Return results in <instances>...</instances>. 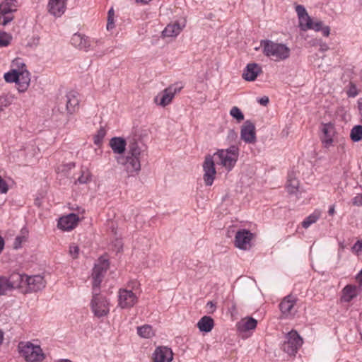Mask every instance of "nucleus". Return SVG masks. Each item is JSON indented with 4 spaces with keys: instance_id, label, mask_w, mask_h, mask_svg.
Here are the masks:
<instances>
[{
    "instance_id": "1",
    "label": "nucleus",
    "mask_w": 362,
    "mask_h": 362,
    "mask_svg": "<svg viewBox=\"0 0 362 362\" xmlns=\"http://www.w3.org/2000/svg\"><path fill=\"white\" fill-rule=\"evenodd\" d=\"M112 152L117 156L115 159L119 165H122L129 176H134L136 173V145L130 144L126 152V140L120 136L112 137L109 142Z\"/></svg>"
},
{
    "instance_id": "2",
    "label": "nucleus",
    "mask_w": 362,
    "mask_h": 362,
    "mask_svg": "<svg viewBox=\"0 0 362 362\" xmlns=\"http://www.w3.org/2000/svg\"><path fill=\"white\" fill-rule=\"evenodd\" d=\"M18 351L26 362H42L46 358L41 346L31 341H20Z\"/></svg>"
},
{
    "instance_id": "3",
    "label": "nucleus",
    "mask_w": 362,
    "mask_h": 362,
    "mask_svg": "<svg viewBox=\"0 0 362 362\" xmlns=\"http://www.w3.org/2000/svg\"><path fill=\"white\" fill-rule=\"evenodd\" d=\"M263 52L267 57H272L274 60H284L290 55V49L284 44L276 43L271 40H262Z\"/></svg>"
},
{
    "instance_id": "4",
    "label": "nucleus",
    "mask_w": 362,
    "mask_h": 362,
    "mask_svg": "<svg viewBox=\"0 0 362 362\" xmlns=\"http://www.w3.org/2000/svg\"><path fill=\"white\" fill-rule=\"evenodd\" d=\"M214 156L219 158L221 165L226 170H231L238 159L239 148L236 145H232L227 149L218 150Z\"/></svg>"
},
{
    "instance_id": "5",
    "label": "nucleus",
    "mask_w": 362,
    "mask_h": 362,
    "mask_svg": "<svg viewBox=\"0 0 362 362\" xmlns=\"http://www.w3.org/2000/svg\"><path fill=\"white\" fill-rule=\"evenodd\" d=\"M90 308L94 315L98 318L108 315L110 303L105 296L100 295V289H93Z\"/></svg>"
},
{
    "instance_id": "6",
    "label": "nucleus",
    "mask_w": 362,
    "mask_h": 362,
    "mask_svg": "<svg viewBox=\"0 0 362 362\" xmlns=\"http://www.w3.org/2000/svg\"><path fill=\"white\" fill-rule=\"evenodd\" d=\"M109 266V261L105 256H102L98 259L92 273L93 289H100V284Z\"/></svg>"
},
{
    "instance_id": "7",
    "label": "nucleus",
    "mask_w": 362,
    "mask_h": 362,
    "mask_svg": "<svg viewBox=\"0 0 362 362\" xmlns=\"http://www.w3.org/2000/svg\"><path fill=\"white\" fill-rule=\"evenodd\" d=\"M13 66L18 67L17 88L19 92H25L29 87L30 83V74L25 68V64L21 59L13 61Z\"/></svg>"
},
{
    "instance_id": "8",
    "label": "nucleus",
    "mask_w": 362,
    "mask_h": 362,
    "mask_svg": "<svg viewBox=\"0 0 362 362\" xmlns=\"http://www.w3.org/2000/svg\"><path fill=\"white\" fill-rule=\"evenodd\" d=\"M282 349L290 356H295L298 349L303 344V339L296 330H291L286 337Z\"/></svg>"
},
{
    "instance_id": "9",
    "label": "nucleus",
    "mask_w": 362,
    "mask_h": 362,
    "mask_svg": "<svg viewBox=\"0 0 362 362\" xmlns=\"http://www.w3.org/2000/svg\"><path fill=\"white\" fill-rule=\"evenodd\" d=\"M182 86H177V85H171L164 89L156 98L155 102L162 107L168 105L174 98L176 93H179Z\"/></svg>"
},
{
    "instance_id": "10",
    "label": "nucleus",
    "mask_w": 362,
    "mask_h": 362,
    "mask_svg": "<svg viewBox=\"0 0 362 362\" xmlns=\"http://www.w3.org/2000/svg\"><path fill=\"white\" fill-rule=\"evenodd\" d=\"M203 170L204 172L203 178L205 185L206 186L212 185L216 174L212 156L209 154L206 156L203 163Z\"/></svg>"
},
{
    "instance_id": "11",
    "label": "nucleus",
    "mask_w": 362,
    "mask_h": 362,
    "mask_svg": "<svg viewBox=\"0 0 362 362\" xmlns=\"http://www.w3.org/2000/svg\"><path fill=\"white\" fill-rule=\"evenodd\" d=\"M253 234L247 230H238L235 237V245L241 250H249L251 247V240Z\"/></svg>"
},
{
    "instance_id": "12",
    "label": "nucleus",
    "mask_w": 362,
    "mask_h": 362,
    "mask_svg": "<svg viewBox=\"0 0 362 362\" xmlns=\"http://www.w3.org/2000/svg\"><path fill=\"white\" fill-rule=\"evenodd\" d=\"M45 285L46 281L41 275L27 276L25 278L26 292H37L42 290Z\"/></svg>"
},
{
    "instance_id": "13",
    "label": "nucleus",
    "mask_w": 362,
    "mask_h": 362,
    "mask_svg": "<svg viewBox=\"0 0 362 362\" xmlns=\"http://www.w3.org/2000/svg\"><path fill=\"white\" fill-rule=\"evenodd\" d=\"M240 138L247 144H255L256 142L255 126L250 120L245 121L241 127Z\"/></svg>"
},
{
    "instance_id": "14",
    "label": "nucleus",
    "mask_w": 362,
    "mask_h": 362,
    "mask_svg": "<svg viewBox=\"0 0 362 362\" xmlns=\"http://www.w3.org/2000/svg\"><path fill=\"white\" fill-rule=\"evenodd\" d=\"M61 103H64L67 112L70 115L76 112L79 108V99L78 93L70 91L62 99Z\"/></svg>"
},
{
    "instance_id": "15",
    "label": "nucleus",
    "mask_w": 362,
    "mask_h": 362,
    "mask_svg": "<svg viewBox=\"0 0 362 362\" xmlns=\"http://www.w3.org/2000/svg\"><path fill=\"white\" fill-rule=\"evenodd\" d=\"M136 296L132 290L120 289L118 293V305L121 308H128L134 304Z\"/></svg>"
},
{
    "instance_id": "16",
    "label": "nucleus",
    "mask_w": 362,
    "mask_h": 362,
    "mask_svg": "<svg viewBox=\"0 0 362 362\" xmlns=\"http://www.w3.org/2000/svg\"><path fill=\"white\" fill-rule=\"evenodd\" d=\"M78 221V216L71 213L61 217L58 221L57 226L62 230H71L77 226Z\"/></svg>"
},
{
    "instance_id": "17",
    "label": "nucleus",
    "mask_w": 362,
    "mask_h": 362,
    "mask_svg": "<svg viewBox=\"0 0 362 362\" xmlns=\"http://www.w3.org/2000/svg\"><path fill=\"white\" fill-rule=\"evenodd\" d=\"M67 0H49L48 12L54 17H60L66 11Z\"/></svg>"
},
{
    "instance_id": "18",
    "label": "nucleus",
    "mask_w": 362,
    "mask_h": 362,
    "mask_svg": "<svg viewBox=\"0 0 362 362\" xmlns=\"http://www.w3.org/2000/svg\"><path fill=\"white\" fill-rule=\"evenodd\" d=\"M173 358L172 350L166 346L158 347L153 353L154 362H171Z\"/></svg>"
},
{
    "instance_id": "19",
    "label": "nucleus",
    "mask_w": 362,
    "mask_h": 362,
    "mask_svg": "<svg viewBox=\"0 0 362 362\" xmlns=\"http://www.w3.org/2000/svg\"><path fill=\"white\" fill-rule=\"evenodd\" d=\"M262 72V67L257 63H250L247 65L243 74V78L247 81H255Z\"/></svg>"
},
{
    "instance_id": "20",
    "label": "nucleus",
    "mask_w": 362,
    "mask_h": 362,
    "mask_svg": "<svg viewBox=\"0 0 362 362\" xmlns=\"http://www.w3.org/2000/svg\"><path fill=\"white\" fill-rule=\"evenodd\" d=\"M71 42L75 47L86 52L88 51L91 47L90 40L86 36L80 33L74 34Z\"/></svg>"
},
{
    "instance_id": "21",
    "label": "nucleus",
    "mask_w": 362,
    "mask_h": 362,
    "mask_svg": "<svg viewBox=\"0 0 362 362\" xmlns=\"http://www.w3.org/2000/svg\"><path fill=\"white\" fill-rule=\"evenodd\" d=\"M322 136L321 138L322 142L325 147L328 148L332 146L333 143V136L334 134V128L331 124H325L322 128Z\"/></svg>"
},
{
    "instance_id": "22",
    "label": "nucleus",
    "mask_w": 362,
    "mask_h": 362,
    "mask_svg": "<svg viewBox=\"0 0 362 362\" xmlns=\"http://www.w3.org/2000/svg\"><path fill=\"white\" fill-rule=\"evenodd\" d=\"M185 27L184 23L181 25L179 23H169L162 32L163 37H175Z\"/></svg>"
},
{
    "instance_id": "23",
    "label": "nucleus",
    "mask_w": 362,
    "mask_h": 362,
    "mask_svg": "<svg viewBox=\"0 0 362 362\" xmlns=\"http://www.w3.org/2000/svg\"><path fill=\"white\" fill-rule=\"evenodd\" d=\"M149 133V129H141L137 134V156L144 155L146 151L147 146L145 142L148 139Z\"/></svg>"
},
{
    "instance_id": "24",
    "label": "nucleus",
    "mask_w": 362,
    "mask_h": 362,
    "mask_svg": "<svg viewBox=\"0 0 362 362\" xmlns=\"http://www.w3.org/2000/svg\"><path fill=\"white\" fill-rule=\"evenodd\" d=\"M257 321L251 317H247L242 319L236 325L237 329L240 332H247L252 329H255L257 327Z\"/></svg>"
},
{
    "instance_id": "25",
    "label": "nucleus",
    "mask_w": 362,
    "mask_h": 362,
    "mask_svg": "<svg viewBox=\"0 0 362 362\" xmlns=\"http://www.w3.org/2000/svg\"><path fill=\"white\" fill-rule=\"evenodd\" d=\"M296 298L292 295L286 296L279 304V308L284 315H288L296 305Z\"/></svg>"
},
{
    "instance_id": "26",
    "label": "nucleus",
    "mask_w": 362,
    "mask_h": 362,
    "mask_svg": "<svg viewBox=\"0 0 362 362\" xmlns=\"http://www.w3.org/2000/svg\"><path fill=\"white\" fill-rule=\"evenodd\" d=\"M27 275L19 273L12 274L8 279L12 288H23Z\"/></svg>"
},
{
    "instance_id": "27",
    "label": "nucleus",
    "mask_w": 362,
    "mask_h": 362,
    "mask_svg": "<svg viewBox=\"0 0 362 362\" xmlns=\"http://www.w3.org/2000/svg\"><path fill=\"white\" fill-rule=\"evenodd\" d=\"M357 296V287L354 285H346L342 290L341 300L349 303Z\"/></svg>"
},
{
    "instance_id": "28",
    "label": "nucleus",
    "mask_w": 362,
    "mask_h": 362,
    "mask_svg": "<svg viewBox=\"0 0 362 362\" xmlns=\"http://www.w3.org/2000/svg\"><path fill=\"white\" fill-rule=\"evenodd\" d=\"M197 325L201 332H209L214 328V321L212 317L206 315L199 320Z\"/></svg>"
},
{
    "instance_id": "29",
    "label": "nucleus",
    "mask_w": 362,
    "mask_h": 362,
    "mask_svg": "<svg viewBox=\"0 0 362 362\" xmlns=\"http://www.w3.org/2000/svg\"><path fill=\"white\" fill-rule=\"evenodd\" d=\"M299 181L296 177V173L291 172L288 175L286 189L289 194H295L298 191Z\"/></svg>"
},
{
    "instance_id": "30",
    "label": "nucleus",
    "mask_w": 362,
    "mask_h": 362,
    "mask_svg": "<svg viewBox=\"0 0 362 362\" xmlns=\"http://www.w3.org/2000/svg\"><path fill=\"white\" fill-rule=\"evenodd\" d=\"M137 334L140 337L150 339L154 336L155 332L151 325H145L141 327H137Z\"/></svg>"
},
{
    "instance_id": "31",
    "label": "nucleus",
    "mask_w": 362,
    "mask_h": 362,
    "mask_svg": "<svg viewBox=\"0 0 362 362\" xmlns=\"http://www.w3.org/2000/svg\"><path fill=\"white\" fill-rule=\"evenodd\" d=\"M309 29L314 30L315 31L321 30L322 32V35L325 37L329 36L330 33L329 27L323 26L322 22L320 21H317L316 22H313L312 21V25H310V28Z\"/></svg>"
},
{
    "instance_id": "32",
    "label": "nucleus",
    "mask_w": 362,
    "mask_h": 362,
    "mask_svg": "<svg viewBox=\"0 0 362 362\" xmlns=\"http://www.w3.org/2000/svg\"><path fill=\"white\" fill-rule=\"evenodd\" d=\"M351 139L358 142L362 139V126L356 125L352 128L350 133Z\"/></svg>"
},
{
    "instance_id": "33",
    "label": "nucleus",
    "mask_w": 362,
    "mask_h": 362,
    "mask_svg": "<svg viewBox=\"0 0 362 362\" xmlns=\"http://www.w3.org/2000/svg\"><path fill=\"white\" fill-rule=\"evenodd\" d=\"M320 212L315 211L313 214L308 216L303 222L302 226L304 228H308L311 224L315 223L320 218Z\"/></svg>"
},
{
    "instance_id": "34",
    "label": "nucleus",
    "mask_w": 362,
    "mask_h": 362,
    "mask_svg": "<svg viewBox=\"0 0 362 362\" xmlns=\"http://www.w3.org/2000/svg\"><path fill=\"white\" fill-rule=\"evenodd\" d=\"M299 27L302 30H309L310 25H312V18L308 15L305 16L299 17Z\"/></svg>"
},
{
    "instance_id": "35",
    "label": "nucleus",
    "mask_w": 362,
    "mask_h": 362,
    "mask_svg": "<svg viewBox=\"0 0 362 362\" xmlns=\"http://www.w3.org/2000/svg\"><path fill=\"white\" fill-rule=\"evenodd\" d=\"M18 67L13 69L11 71L4 74V79L6 82L17 83Z\"/></svg>"
},
{
    "instance_id": "36",
    "label": "nucleus",
    "mask_w": 362,
    "mask_h": 362,
    "mask_svg": "<svg viewBox=\"0 0 362 362\" xmlns=\"http://www.w3.org/2000/svg\"><path fill=\"white\" fill-rule=\"evenodd\" d=\"M13 289L11 286V284L8 281V279L4 276L0 277V295L6 294V291Z\"/></svg>"
},
{
    "instance_id": "37",
    "label": "nucleus",
    "mask_w": 362,
    "mask_h": 362,
    "mask_svg": "<svg viewBox=\"0 0 362 362\" xmlns=\"http://www.w3.org/2000/svg\"><path fill=\"white\" fill-rule=\"evenodd\" d=\"M105 135V129L103 127H100L96 134L94 136V144L98 146L100 145Z\"/></svg>"
},
{
    "instance_id": "38",
    "label": "nucleus",
    "mask_w": 362,
    "mask_h": 362,
    "mask_svg": "<svg viewBox=\"0 0 362 362\" xmlns=\"http://www.w3.org/2000/svg\"><path fill=\"white\" fill-rule=\"evenodd\" d=\"M230 115L238 122L244 119V115L238 107H233L230 110Z\"/></svg>"
},
{
    "instance_id": "39",
    "label": "nucleus",
    "mask_w": 362,
    "mask_h": 362,
    "mask_svg": "<svg viewBox=\"0 0 362 362\" xmlns=\"http://www.w3.org/2000/svg\"><path fill=\"white\" fill-rule=\"evenodd\" d=\"M12 39L11 35L5 32L0 33V46L6 47L10 44V42Z\"/></svg>"
},
{
    "instance_id": "40",
    "label": "nucleus",
    "mask_w": 362,
    "mask_h": 362,
    "mask_svg": "<svg viewBox=\"0 0 362 362\" xmlns=\"http://www.w3.org/2000/svg\"><path fill=\"white\" fill-rule=\"evenodd\" d=\"M16 11V8H13L9 6H6L4 2L0 5V14L2 16L7 15L13 11Z\"/></svg>"
},
{
    "instance_id": "41",
    "label": "nucleus",
    "mask_w": 362,
    "mask_h": 362,
    "mask_svg": "<svg viewBox=\"0 0 362 362\" xmlns=\"http://www.w3.org/2000/svg\"><path fill=\"white\" fill-rule=\"evenodd\" d=\"M79 247L75 245L71 244L69 247V255L71 256L73 259H76L79 255Z\"/></svg>"
},
{
    "instance_id": "42",
    "label": "nucleus",
    "mask_w": 362,
    "mask_h": 362,
    "mask_svg": "<svg viewBox=\"0 0 362 362\" xmlns=\"http://www.w3.org/2000/svg\"><path fill=\"white\" fill-rule=\"evenodd\" d=\"M40 38L39 36L33 37L28 43V46L30 47H36L40 45Z\"/></svg>"
},
{
    "instance_id": "43",
    "label": "nucleus",
    "mask_w": 362,
    "mask_h": 362,
    "mask_svg": "<svg viewBox=\"0 0 362 362\" xmlns=\"http://www.w3.org/2000/svg\"><path fill=\"white\" fill-rule=\"evenodd\" d=\"M296 11L297 13L298 17H302L305 16V15H308V13L305 8V7L302 5H297L296 6Z\"/></svg>"
},
{
    "instance_id": "44",
    "label": "nucleus",
    "mask_w": 362,
    "mask_h": 362,
    "mask_svg": "<svg viewBox=\"0 0 362 362\" xmlns=\"http://www.w3.org/2000/svg\"><path fill=\"white\" fill-rule=\"evenodd\" d=\"M8 190V187L6 182L0 176V194L6 193Z\"/></svg>"
},
{
    "instance_id": "45",
    "label": "nucleus",
    "mask_w": 362,
    "mask_h": 362,
    "mask_svg": "<svg viewBox=\"0 0 362 362\" xmlns=\"http://www.w3.org/2000/svg\"><path fill=\"white\" fill-rule=\"evenodd\" d=\"M13 20V16H0V24L6 25Z\"/></svg>"
},
{
    "instance_id": "46",
    "label": "nucleus",
    "mask_w": 362,
    "mask_h": 362,
    "mask_svg": "<svg viewBox=\"0 0 362 362\" xmlns=\"http://www.w3.org/2000/svg\"><path fill=\"white\" fill-rule=\"evenodd\" d=\"M25 241V237L23 236H17L15 238L14 243H13V247L15 249H18L21 247L22 243Z\"/></svg>"
},
{
    "instance_id": "47",
    "label": "nucleus",
    "mask_w": 362,
    "mask_h": 362,
    "mask_svg": "<svg viewBox=\"0 0 362 362\" xmlns=\"http://www.w3.org/2000/svg\"><path fill=\"white\" fill-rule=\"evenodd\" d=\"M8 105L9 102L6 97H0V112L3 111Z\"/></svg>"
},
{
    "instance_id": "48",
    "label": "nucleus",
    "mask_w": 362,
    "mask_h": 362,
    "mask_svg": "<svg viewBox=\"0 0 362 362\" xmlns=\"http://www.w3.org/2000/svg\"><path fill=\"white\" fill-rule=\"evenodd\" d=\"M352 203L355 206H362V194H358L352 199Z\"/></svg>"
},
{
    "instance_id": "49",
    "label": "nucleus",
    "mask_w": 362,
    "mask_h": 362,
    "mask_svg": "<svg viewBox=\"0 0 362 362\" xmlns=\"http://www.w3.org/2000/svg\"><path fill=\"white\" fill-rule=\"evenodd\" d=\"M352 249L356 252H362V240H358L353 246Z\"/></svg>"
},
{
    "instance_id": "50",
    "label": "nucleus",
    "mask_w": 362,
    "mask_h": 362,
    "mask_svg": "<svg viewBox=\"0 0 362 362\" xmlns=\"http://www.w3.org/2000/svg\"><path fill=\"white\" fill-rule=\"evenodd\" d=\"M115 28V18L107 16V30H110Z\"/></svg>"
},
{
    "instance_id": "51",
    "label": "nucleus",
    "mask_w": 362,
    "mask_h": 362,
    "mask_svg": "<svg viewBox=\"0 0 362 362\" xmlns=\"http://www.w3.org/2000/svg\"><path fill=\"white\" fill-rule=\"evenodd\" d=\"M88 180H89V175H88V173L86 175H84L83 174H82L81 176H80L78 178V182H80V183H82V184L88 182Z\"/></svg>"
},
{
    "instance_id": "52",
    "label": "nucleus",
    "mask_w": 362,
    "mask_h": 362,
    "mask_svg": "<svg viewBox=\"0 0 362 362\" xmlns=\"http://www.w3.org/2000/svg\"><path fill=\"white\" fill-rule=\"evenodd\" d=\"M238 137L237 133L233 129H230L228 134V139L230 140H235Z\"/></svg>"
},
{
    "instance_id": "53",
    "label": "nucleus",
    "mask_w": 362,
    "mask_h": 362,
    "mask_svg": "<svg viewBox=\"0 0 362 362\" xmlns=\"http://www.w3.org/2000/svg\"><path fill=\"white\" fill-rule=\"evenodd\" d=\"M4 3L6 4V6H9L13 8L16 7V0H5Z\"/></svg>"
},
{
    "instance_id": "54",
    "label": "nucleus",
    "mask_w": 362,
    "mask_h": 362,
    "mask_svg": "<svg viewBox=\"0 0 362 362\" xmlns=\"http://www.w3.org/2000/svg\"><path fill=\"white\" fill-rule=\"evenodd\" d=\"M258 102L262 105H267L269 103V98L267 96L261 98Z\"/></svg>"
},
{
    "instance_id": "55",
    "label": "nucleus",
    "mask_w": 362,
    "mask_h": 362,
    "mask_svg": "<svg viewBox=\"0 0 362 362\" xmlns=\"http://www.w3.org/2000/svg\"><path fill=\"white\" fill-rule=\"evenodd\" d=\"M5 245L4 239L0 236V254L2 252Z\"/></svg>"
},
{
    "instance_id": "56",
    "label": "nucleus",
    "mask_w": 362,
    "mask_h": 362,
    "mask_svg": "<svg viewBox=\"0 0 362 362\" xmlns=\"http://www.w3.org/2000/svg\"><path fill=\"white\" fill-rule=\"evenodd\" d=\"M107 16H110V18H115V11L113 8H110V9L108 11Z\"/></svg>"
},
{
    "instance_id": "57",
    "label": "nucleus",
    "mask_w": 362,
    "mask_h": 362,
    "mask_svg": "<svg viewBox=\"0 0 362 362\" xmlns=\"http://www.w3.org/2000/svg\"><path fill=\"white\" fill-rule=\"evenodd\" d=\"M356 279L358 281V282L360 283V284L362 285V269L358 274Z\"/></svg>"
},
{
    "instance_id": "58",
    "label": "nucleus",
    "mask_w": 362,
    "mask_h": 362,
    "mask_svg": "<svg viewBox=\"0 0 362 362\" xmlns=\"http://www.w3.org/2000/svg\"><path fill=\"white\" fill-rule=\"evenodd\" d=\"M74 166H75V164L74 163H69V164L64 165V168H66L68 169H71V168H74Z\"/></svg>"
},
{
    "instance_id": "59",
    "label": "nucleus",
    "mask_w": 362,
    "mask_h": 362,
    "mask_svg": "<svg viewBox=\"0 0 362 362\" xmlns=\"http://www.w3.org/2000/svg\"><path fill=\"white\" fill-rule=\"evenodd\" d=\"M152 0H137V4L138 3H141L142 4H148Z\"/></svg>"
},
{
    "instance_id": "60",
    "label": "nucleus",
    "mask_w": 362,
    "mask_h": 362,
    "mask_svg": "<svg viewBox=\"0 0 362 362\" xmlns=\"http://www.w3.org/2000/svg\"><path fill=\"white\" fill-rule=\"evenodd\" d=\"M4 341V332L0 329V346L2 344Z\"/></svg>"
},
{
    "instance_id": "61",
    "label": "nucleus",
    "mask_w": 362,
    "mask_h": 362,
    "mask_svg": "<svg viewBox=\"0 0 362 362\" xmlns=\"http://www.w3.org/2000/svg\"><path fill=\"white\" fill-rule=\"evenodd\" d=\"M334 212H335L334 207V206L330 207L328 211L329 214L332 216L334 214Z\"/></svg>"
},
{
    "instance_id": "62",
    "label": "nucleus",
    "mask_w": 362,
    "mask_h": 362,
    "mask_svg": "<svg viewBox=\"0 0 362 362\" xmlns=\"http://www.w3.org/2000/svg\"><path fill=\"white\" fill-rule=\"evenodd\" d=\"M207 305L209 306L211 308H215V305L212 301L208 302Z\"/></svg>"
},
{
    "instance_id": "63",
    "label": "nucleus",
    "mask_w": 362,
    "mask_h": 362,
    "mask_svg": "<svg viewBox=\"0 0 362 362\" xmlns=\"http://www.w3.org/2000/svg\"><path fill=\"white\" fill-rule=\"evenodd\" d=\"M140 168H141V165L139 163V159L137 158V168H136L137 172L140 170Z\"/></svg>"
},
{
    "instance_id": "64",
    "label": "nucleus",
    "mask_w": 362,
    "mask_h": 362,
    "mask_svg": "<svg viewBox=\"0 0 362 362\" xmlns=\"http://www.w3.org/2000/svg\"><path fill=\"white\" fill-rule=\"evenodd\" d=\"M59 362H71V361L70 360H68V359H64V360H61Z\"/></svg>"
}]
</instances>
